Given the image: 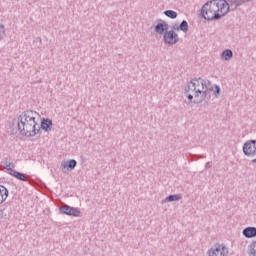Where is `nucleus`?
I'll use <instances>...</instances> for the list:
<instances>
[{"label":"nucleus","mask_w":256,"mask_h":256,"mask_svg":"<svg viewBox=\"0 0 256 256\" xmlns=\"http://www.w3.org/2000/svg\"><path fill=\"white\" fill-rule=\"evenodd\" d=\"M37 117H40V115L36 111L26 110L17 116V119L13 120L17 124L20 135L24 137H35V135L41 133V128H37Z\"/></svg>","instance_id":"1"},{"label":"nucleus","mask_w":256,"mask_h":256,"mask_svg":"<svg viewBox=\"0 0 256 256\" xmlns=\"http://www.w3.org/2000/svg\"><path fill=\"white\" fill-rule=\"evenodd\" d=\"M216 0H210L206 2L201 9V15L203 19L206 21H219L223 17L221 13H219V8L217 7Z\"/></svg>","instance_id":"2"},{"label":"nucleus","mask_w":256,"mask_h":256,"mask_svg":"<svg viewBox=\"0 0 256 256\" xmlns=\"http://www.w3.org/2000/svg\"><path fill=\"white\" fill-rule=\"evenodd\" d=\"M201 81H202L201 77L194 78L191 80V85H193V87L196 90V93H194V100H193L194 105H199V103L207 99V90H201L199 88L201 87Z\"/></svg>","instance_id":"3"},{"label":"nucleus","mask_w":256,"mask_h":256,"mask_svg":"<svg viewBox=\"0 0 256 256\" xmlns=\"http://www.w3.org/2000/svg\"><path fill=\"white\" fill-rule=\"evenodd\" d=\"M242 151L246 157H255L256 140H247L242 147Z\"/></svg>","instance_id":"4"},{"label":"nucleus","mask_w":256,"mask_h":256,"mask_svg":"<svg viewBox=\"0 0 256 256\" xmlns=\"http://www.w3.org/2000/svg\"><path fill=\"white\" fill-rule=\"evenodd\" d=\"M59 211L62 215H69L70 217H79L81 215L79 208L71 207L67 204L60 206Z\"/></svg>","instance_id":"5"},{"label":"nucleus","mask_w":256,"mask_h":256,"mask_svg":"<svg viewBox=\"0 0 256 256\" xmlns=\"http://www.w3.org/2000/svg\"><path fill=\"white\" fill-rule=\"evenodd\" d=\"M165 45H177L179 43V34L173 30H168L163 36Z\"/></svg>","instance_id":"6"},{"label":"nucleus","mask_w":256,"mask_h":256,"mask_svg":"<svg viewBox=\"0 0 256 256\" xmlns=\"http://www.w3.org/2000/svg\"><path fill=\"white\" fill-rule=\"evenodd\" d=\"M154 31L157 35H165L169 31V24L163 19H158L157 24L154 26Z\"/></svg>","instance_id":"7"},{"label":"nucleus","mask_w":256,"mask_h":256,"mask_svg":"<svg viewBox=\"0 0 256 256\" xmlns=\"http://www.w3.org/2000/svg\"><path fill=\"white\" fill-rule=\"evenodd\" d=\"M228 253L229 251L227 250L226 247L221 248V246H218V247L211 248L208 251V256H227Z\"/></svg>","instance_id":"8"},{"label":"nucleus","mask_w":256,"mask_h":256,"mask_svg":"<svg viewBox=\"0 0 256 256\" xmlns=\"http://www.w3.org/2000/svg\"><path fill=\"white\" fill-rule=\"evenodd\" d=\"M77 167V160L71 159L61 163L62 173H67V171H73Z\"/></svg>","instance_id":"9"},{"label":"nucleus","mask_w":256,"mask_h":256,"mask_svg":"<svg viewBox=\"0 0 256 256\" xmlns=\"http://www.w3.org/2000/svg\"><path fill=\"white\" fill-rule=\"evenodd\" d=\"M217 3L218 13H221L222 17H225V12L229 9V0H215Z\"/></svg>","instance_id":"10"},{"label":"nucleus","mask_w":256,"mask_h":256,"mask_svg":"<svg viewBox=\"0 0 256 256\" xmlns=\"http://www.w3.org/2000/svg\"><path fill=\"white\" fill-rule=\"evenodd\" d=\"M8 175H11L12 177H15V179H18V181H28L27 179V175L19 172V171H16L15 169H11L9 168L8 169Z\"/></svg>","instance_id":"11"},{"label":"nucleus","mask_w":256,"mask_h":256,"mask_svg":"<svg viewBox=\"0 0 256 256\" xmlns=\"http://www.w3.org/2000/svg\"><path fill=\"white\" fill-rule=\"evenodd\" d=\"M40 129H42L46 133H49V131L53 129V121L49 118H43L41 121Z\"/></svg>","instance_id":"12"},{"label":"nucleus","mask_w":256,"mask_h":256,"mask_svg":"<svg viewBox=\"0 0 256 256\" xmlns=\"http://www.w3.org/2000/svg\"><path fill=\"white\" fill-rule=\"evenodd\" d=\"M242 234L246 239H253L256 237V228L255 227H247L243 230Z\"/></svg>","instance_id":"13"},{"label":"nucleus","mask_w":256,"mask_h":256,"mask_svg":"<svg viewBox=\"0 0 256 256\" xmlns=\"http://www.w3.org/2000/svg\"><path fill=\"white\" fill-rule=\"evenodd\" d=\"M9 197V190L3 185H0V205L7 201Z\"/></svg>","instance_id":"14"},{"label":"nucleus","mask_w":256,"mask_h":256,"mask_svg":"<svg viewBox=\"0 0 256 256\" xmlns=\"http://www.w3.org/2000/svg\"><path fill=\"white\" fill-rule=\"evenodd\" d=\"M181 194H171L165 198V203H173V201H181Z\"/></svg>","instance_id":"15"},{"label":"nucleus","mask_w":256,"mask_h":256,"mask_svg":"<svg viewBox=\"0 0 256 256\" xmlns=\"http://www.w3.org/2000/svg\"><path fill=\"white\" fill-rule=\"evenodd\" d=\"M221 57L222 59H224V61H231V59H233V50L231 49H226L221 53Z\"/></svg>","instance_id":"16"},{"label":"nucleus","mask_w":256,"mask_h":256,"mask_svg":"<svg viewBox=\"0 0 256 256\" xmlns=\"http://www.w3.org/2000/svg\"><path fill=\"white\" fill-rule=\"evenodd\" d=\"M164 15L169 19H177L179 14L175 10H166L164 11Z\"/></svg>","instance_id":"17"},{"label":"nucleus","mask_w":256,"mask_h":256,"mask_svg":"<svg viewBox=\"0 0 256 256\" xmlns=\"http://www.w3.org/2000/svg\"><path fill=\"white\" fill-rule=\"evenodd\" d=\"M228 9H226L224 15H227L228 13H230V11H237V9L239 8V6H237V4L235 2H228Z\"/></svg>","instance_id":"18"},{"label":"nucleus","mask_w":256,"mask_h":256,"mask_svg":"<svg viewBox=\"0 0 256 256\" xmlns=\"http://www.w3.org/2000/svg\"><path fill=\"white\" fill-rule=\"evenodd\" d=\"M179 29H180V31H182L183 33H187V31H189V23L187 22V20H183V21L179 24Z\"/></svg>","instance_id":"19"},{"label":"nucleus","mask_w":256,"mask_h":256,"mask_svg":"<svg viewBox=\"0 0 256 256\" xmlns=\"http://www.w3.org/2000/svg\"><path fill=\"white\" fill-rule=\"evenodd\" d=\"M253 0H228V3H235L236 6L241 7V5H245V3H251Z\"/></svg>","instance_id":"20"},{"label":"nucleus","mask_w":256,"mask_h":256,"mask_svg":"<svg viewBox=\"0 0 256 256\" xmlns=\"http://www.w3.org/2000/svg\"><path fill=\"white\" fill-rule=\"evenodd\" d=\"M200 85L202 87V89L200 91H207V87H208V85H211V81L203 80V78H202Z\"/></svg>","instance_id":"21"},{"label":"nucleus","mask_w":256,"mask_h":256,"mask_svg":"<svg viewBox=\"0 0 256 256\" xmlns=\"http://www.w3.org/2000/svg\"><path fill=\"white\" fill-rule=\"evenodd\" d=\"M214 97H216V99L221 97V87L217 84L214 85Z\"/></svg>","instance_id":"22"},{"label":"nucleus","mask_w":256,"mask_h":256,"mask_svg":"<svg viewBox=\"0 0 256 256\" xmlns=\"http://www.w3.org/2000/svg\"><path fill=\"white\" fill-rule=\"evenodd\" d=\"M35 47H37L38 49H41V47H43V40H41V37H37L34 41H33Z\"/></svg>","instance_id":"23"},{"label":"nucleus","mask_w":256,"mask_h":256,"mask_svg":"<svg viewBox=\"0 0 256 256\" xmlns=\"http://www.w3.org/2000/svg\"><path fill=\"white\" fill-rule=\"evenodd\" d=\"M249 255L256 256V241L250 245Z\"/></svg>","instance_id":"24"},{"label":"nucleus","mask_w":256,"mask_h":256,"mask_svg":"<svg viewBox=\"0 0 256 256\" xmlns=\"http://www.w3.org/2000/svg\"><path fill=\"white\" fill-rule=\"evenodd\" d=\"M185 93H189V91H194L196 93L195 88L193 87V84H191V81L185 86L184 89Z\"/></svg>","instance_id":"25"},{"label":"nucleus","mask_w":256,"mask_h":256,"mask_svg":"<svg viewBox=\"0 0 256 256\" xmlns=\"http://www.w3.org/2000/svg\"><path fill=\"white\" fill-rule=\"evenodd\" d=\"M3 37H5V26L0 24V41H3Z\"/></svg>","instance_id":"26"},{"label":"nucleus","mask_w":256,"mask_h":256,"mask_svg":"<svg viewBox=\"0 0 256 256\" xmlns=\"http://www.w3.org/2000/svg\"><path fill=\"white\" fill-rule=\"evenodd\" d=\"M171 31H174V32L175 31H180L179 24L178 23L172 24Z\"/></svg>","instance_id":"27"},{"label":"nucleus","mask_w":256,"mask_h":256,"mask_svg":"<svg viewBox=\"0 0 256 256\" xmlns=\"http://www.w3.org/2000/svg\"><path fill=\"white\" fill-rule=\"evenodd\" d=\"M5 169L7 170V173H9V169H15V163L10 162L8 164V167H5Z\"/></svg>","instance_id":"28"},{"label":"nucleus","mask_w":256,"mask_h":256,"mask_svg":"<svg viewBox=\"0 0 256 256\" xmlns=\"http://www.w3.org/2000/svg\"><path fill=\"white\" fill-rule=\"evenodd\" d=\"M4 217H7V214H5V208H0V220Z\"/></svg>","instance_id":"29"},{"label":"nucleus","mask_w":256,"mask_h":256,"mask_svg":"<svg viewBox=\"0 0 256 256\" xmlns=\"http://www.w3.org/2000/svg\"><path fill=\"white\" fill-rule=\"evenodd\" d=\"M187 99H188V102H186L187 105H191V103H193V95L192 94H188L187 95Z\"/></svg>","instance_id":"30"},{"label":"nucleus","mask_w":256,"mask_h":256,"mask_svg":"<svg viewBox=\"0 0 256 256\" xmlns=\"http://www.w3.org/2000/svg\"><path fill=\"white\" fill-rule=\"evenodd\" d=\"M11 162H9V160L7 158L4 159L3 161V164L5 165V167H8V165L10 164Z\"/></svg>","instance_id":"31"},{"label":"nucleus","mask_w":256,"mask_h":256,"mask_svg":"<svg viewBox=\"0 0 256 256\" xmlns=\"http://www.w3.org/2000/svg\"><path fill=\"white\" fill-rule=\"evenodd\" d=\"M196 159H205L206 155H196Z\"/></svg>","instance_id":"32"},{"label":"nucleus","mask_w":256,"mask_h":256,"mask_svg":"<svg viewBox=\"0 0 256 256\" xmlns=\"http://www.w3.org/2000/svg\"><path fill=\"white\" fill-rule=\"evenodd\" d=\"M205 167H206V169H211V162H207Z\"/></svg>","instance_id":"33"},{"label":"nucleus","mask_w":256,"mask_h":256,"mask_svg":"<svg viewBox=\"0 0 256 256\" xmlns=\"http://www.w3.org/2000/svg\"><path fill=\"white\" fill-rule=\"evenodd\" d=\"M252 163H256V158L252 160Z\"/></svg>","instance_id":"34"}]
</instances>
